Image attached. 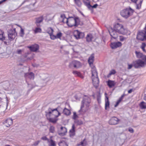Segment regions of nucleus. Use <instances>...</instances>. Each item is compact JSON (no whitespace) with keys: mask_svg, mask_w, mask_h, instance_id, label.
Masks as SVG:
<instances>
[{"mask_svg":"<svg viewBox=\"0 0 146 146\" xmlns=\"http://www.w3.org/2000/svg\"><path fill=\"white\" fill-rule=\"evenodd\" d=\"M98 5L97 4H94V5H93V6H91V9L92 8H96L98 6Z\"/></svg>","mask_w":146,"mask_h":146,"instance_id":"51","label":"nucleus"},{"mask_svg":"<svg viewBox=\"0 0 146 146\" xmlns=\"http://www.w3.org/2000/svg\"><path fill=\"white\" fill-rule=\"evenodd\" d=\"M41 30L40 28H36L35 30V33H38L40 32Z\"/></svg>","mask_w":146,"mask_h":146,"instance_id":"41","label":"nucleus"},{"mask_svg":"<svg viewBox=\"0 0 146 146\" xmlns=\"http://www.w3.org/2000/svg\"><path fill=\"white\" fill-rule=\"evenodd\" d=\"M85 141V140H84L83 141H81L80 142L81 145H82V146H85V145L84 143V142Z\"/></svg>","mask_w":146,"mask_h":146,"instance_id":"56","label":"nucleus"},{"mask_svg":"<svg viewBox=\"0 0 146 146\" xmlns=\"http://www.w3.org/2000/svg\"><path fill=\"white\" fill-rule=\"evenodd\" d=\"M119 119L115 117H112L109 121V123L111 125H115L118 124Z\"/></svg>","mask_w":146,"mask_h":146,"instance_id":"12","label":"nucleus"},{"mask_svg":"<svg viewBox=\"0 0 146 146\" xmlns=\"http://www.w3.org/2000/svg\"><path fill=\"white\" fill-rule=\"evenodd\" d=\"M73 73L75 75L78 76L82 78H83V76L81 75L80 72L76 71H74Z\"/></svg>","mask_w":146,"mask_h":146,"instance_id":"27","label":"nucleus"},{"mask_svg":"<svg viewBox=\"0 0 146 146\" xmlns=\"http://www.w3.org/2000/svg\"><path fill=\"white\" fill-rule=\"evenodd\" d=\"M75 127L74 124H73L72 125V129L70 130V135L71 137L75 135Z\"/></svg>","mask_w":146,"mask_h":146,"instance_id":"22","label":"nucleus"},{"mask_svg":"<svg viewBox=\"0 0 146 146\" xmlns=\"http://www.w3.org/2000/svg\"><path fill=\"white\" fill-rule=\"evenodd\" d=\"M134 12V10L129 7L121 11L120 14L123 17L127 19L132 15Z\"/></svg>","mask_w":146,"mask_h":146,"instance_id":"6","label":"nucleus"},{"mask_svg":"<svg viewBox=\"0 0 146 146\" xmlns=\"http://www.w3.org/2000/svg\"><path fill=\"white\" fill-rule=\"evenodd\" d=\"M94 54H92L89 57L88 59V62L90 64H93L94 60Z\"/></svg>","mask_w":146,"mask_h":146,"instance_id":"24","label":"nucleus"},{"mask_svg":"<svg viewBox=\"0 0 146 146\" xmlns=\"http://www.w3.org/2000/svg\"><path fill=\"white\" fill-rule=\"evenodd\" d=\"M119 39L121 41H123L126 39V38L122 36H120Z\"/></svg>","mask_w":146,"mask_h":146,"instance_id":"44","label":"nucleus"},{"mask_svg":"<svg viewBox=\"0 0 146 146\" xmlns=\"http://www.w3.org/2000/svg\"><path fill=\"white\" fill-rule=\"evenodd\" d=\"M59 146H68L66 143L64 141L60 142L59 143Z\"/></svg>","mask_w":146,"mask_h":146,"instance_id":"34","label":"nucleus"},{"mask_svg":"<svg viewBox=\"0 0 146 146\" xmlns=\"http://www.w3.org/2000/svg\"><path fill=\"white\" fill-rule=\"evenodd\" d=\"M143 0H135V2L136 5V8L139 9L141 7V5Z\"/></svg>","mask_w":146,"mask_h":146,"instance_id":"18","label":"nucleus"},{"mask_svg":"<svg viewBox=\"0 0 146 146\" xmlns=\"http://www.w3.org/2000/svg\"><path fill=\"white\" fill-rule=\"evenodd\" d=\"M92 79L93 85L96 88H97L99 85V80L95 68H93L92 70Z\"/></svg>","mask_w":146,"mask_h":146,"instance_id":"5","label":"nucleus"},{"mask_svg":"<svg viewBox=\"0 0 146 146\" xmlns=\"http://www.w3.org/2000/svg\"><path fill=\"white\" fill-rule=\"evenodd\" d=\"M113 29L119 34L129 35L131 33L130 31L124 28L123 25L118 23L114 25Z\"/></svg>","mask_w":146,"mask_h":146,"instance_id":"2","label":"nucleus"},{"mask_svg":"<svg viewBox=\"0 0 146 146\" xmlns=\"http://www.w3.org/2000/svg\"><path fill=\"white\" fill-rule=\"evenodd\" d=\"M78 117V116L76 114V112H73V115L72 117V119L75 120Z\"/></svg>","mask_w":146,"mask_h":146,"instance_id":"40","label":"nucleus"},{"mask_svg":"<svg viewBox=\"0 0 146 146\" xmlns=\"http://www.w3.org/2000/svg\"><path fill=\"white\" fill-rule=\"evenodd\" d=\"M67 130L66 128L61 127L60 129L58 131V134L60 135H63L67 132Z\"/></svg>","mask_w":146,"mask_h":146,"instance_id":"16","label":"nucleus"},{"mask_svg":"<svg viewBox=\"0 0 146 146\" xmlns=\"http://www.w3.org/2000/svg\"><path fill=\"white\" fill-rule=\"evenodd\" d=\"M40 77L42 80H46V78H47V75L46 74H43L41 75V76H40Z\"/></svg>","mask_w":146,"mask_h":146,"instance_id":"37","label":"nucleus"},{"mask_svg":"<svg viewBox=\"0 0 146 146\" xmlns=\"http://www.w3.org/2000/svg\"><path fill=\"white\" fill-rule=\"evenodd\" d=\"M74 36L76 39H78L83 38L84 36V34L83 33L76 30L74 32Z\"/></svg>","mask_w":146,"mask_h":146,"instance_id":"11","label":"nucleus"},{"mask_svg":"<svg viewBox=\"0 0 146 146\" xmlns=\"http://www.w3.org/2000/svg\"><path fill=\"white\" fill-rule=\"evenodd\" d=\"M135 53L137 57L138 58H141L142 57V56H143V54H142V53L140 52H138L137 51H135Z\"/></svg>","mask_w":146,"mask_h":146,"instance_id":"32","label":"nucleus"},{"mask_svg":"<svg viewBox=\"0 0 146 146\" xmlns=\"http://www.w3.org/2000/svg\"><path fill=\"white\" fill-rule=\"evenodd\" d=\"M141 58L143 60H145V61H146V56L143 55V56H142Z\"/></svg>","mask_w":146,"mask_h":146,"instance_id":"55","label":"nucleus"},{"mask_svg":"<svg viewBox=\"0 0 146 146\" xmlns=\"http://www.w3.org/2000/svg\"><path fill=\"white\" fill-rule=\"evenodd\" d=\"M105 109L106 110L107 108H109L110 102L109 101L108 97L107 96V94L105 93Z\"/></svg>","mask_w":146,"mask_h":146,"instance_id":"19","label":"nucleus"},{"mask_svg":"<svg viewBox=\"0 0 146 146\" xmlns=\"http://www.w3.org/2000/svg\"><path fill=\"white\" fill-rule=\"evenodd\" d=\"M7 0H3L2 1H0V4H1L2 2H5Z\"/></svg>","mask_w":146,"mask_h":146,"instance_id":"60","label":"nucleus"},{"mask_svg":"<svg viewBox=\"0 0 146 146\" xmlns=\"http://www.w3.org/2000/svg\"><path fill=\"white\" fill-rule=\"evenodd\" d=\"M50 29H51V32H50V33H49V34L50 36L51 39L52 40H54L56 38V36H54L52 34L53 32V30L51 28Z\"/></svg>","mask_w":146,"mask_h":146,"instance_id":"28","label":"nucleus"},{"mask_svg":"<svg viewBox=\"0 0 146 146\" xmlns=\"http://www.w3.org/2000/svg\"><path fill=\"white\" fill-rule=\"evenodd\" d=\"M3 42L4 44L8 45H9V42H6V41H3Z\"/></svg>","mask_w":146,"mask_h":146,"instance_id":"57","label":"nucleus"},{"mask_svg":"<svg viewBox=\"0 0 146 146\" xmlns=\"http://www.w3.org/2000/svg\"><path fill=\"white\" fill-rule=\"evenodd\" d=\"M83 2L89 9H91V5H90L89 2H88L87 1V0H83Z\"/></svg>","mask_w":146,"mask_h":146,"instance_id":"29","label":"nucleus"},{"mask_svg":"<svg viewBox=\"0 0 146 146\" xmlns=\"http://www.w3.org/2000/svg\"><path fill=\"white\" fill-rule=\"evenodd\" d=\"M107 85L110 88L114 86L115 85V83L114 81L108 80L107 82Z\"/></svg>","mask_w":146,"mask_h":146,"instance_id":"23","label":"nucleus"},{"mask_svg":"<svg viewBox=\"0 0 146 146\" xmlns=\"http://www.w3.org/2000/svg\"><path fill=\"white\" fill-rule=\"evenodd\" d=\"M33 66L34 67H37L39 66V65L36 64H33Z\"/></svg>","mask_w":146,"mask_h":146,"instance_id":"58","label":"nucleus"},{"mask_svg":"<svg viewBox=\"0 0 146 146\" xmlns=\"http://www.w3.org/2000/svg\"><path fill=\"white\" fill-rule=\"evenodd\" d=\"M54 127L53 126H51L49 129L50 132L51 133H53L55 132Z\"/></svg>","mask_w":146,"mask_h":146,"instance_id":"38","label":"nucleus"},{"mask_svg":"<svg viewBox=\"0 0 146 146\" xmlns=\"http://www.w3.org/2000/svg\"><path fill=\"white\" fill-rule=\"evenodd\" d=\"M23 51V50L18 49L17 50L16 52L18 54H21L22 52Z\"/></svg>","mask_w":146,"mask_h":146,"instance_id":"47","label":"nucleus"},{"mask_svg":"<svg viewBox=\"0 0 146 146\" xmlns=\"http://www.w3.org/2000/svg\"><path fill=\"white\" fill-rule=\"evenodd\" d=\"M36 21L35 22L37 26L38 27L40 26V23L42 22L43 20V18L42 16H41L35 19Z\"/></svg>","mask_w":146,"mask_h":146,"instance_id":"17","label":"nucleus"},{"mask_svg":"<svg viewBox=\"0 0 146 146\" xmlns=\"http://www.w3.org/2000/svg\"><path fill=\"white\" fill-rule=\"evenodd\" d=\"M92 36L91 34H88L86 36V40L87 41L90 42L92 41Z\"/></svg>","mask_w":146,"mask_h":146,"instance_id":"30","label":"nucleus"},{"mask_svg":"<svg viewBox=\"0 0 146 146\" xmlns=\"http://www.w3.org/2000/svg\"><path fill=\"white\" fill-rule=\"evenodd\" d=\"M132 92V89H131L128 91V93H131Z\"/></svg>","mask_w":146,"mask_h":146,"instance_id":"59","label":"nucleus"},{"mask_svg":"<svg viewBox=\"0 0 146 146\" xmlns=\"http://www.w3.org/2000/svg\"><path fill=\"white\" fill-rule=\"evenodd\" d=\"M146 63L141 60H138L135 61V63L133 64V66L136 68H138L140 67L144 66Z\"/></svg>","mask_w":146,"mask_h":146,"instance_id":"9","label":"nucleus"},{"mask_svg":"<svg viewBox=\"0 0 146 146\" xmlns=\"http://www.w3.org/2000/svg\"><path fill=\"white\" fill-rule=\"evenodd\" d=\"M62 36V33L61 32L58 33L56 36V38H60Z\"/></svg>","mask_w":146,"mask_h":146,"instance_id":"43","label":"nucleus"},{"mask_svg":"<svg viewBox=\"0 0 146 146\" xmlns=\"http://www.w3.org/2000/svg\"><path fill=\"white\" fill-rule=\"evenodd\" d=\"M128 131L131 133H133L134 132V130L131 127H129V128Z\"/></svg>","mask_w":146,"mask_h":146,"instance_id":"48","label":"nucleus"},{"mask_svg":"<svg viewBox=\"0 0 146 146\" xmlns=\"http://www.w3.org/2000/svg\"><path fill=\"white\" fill-rule=\"evenodd\" d=\"M25 77L26 78H29L30 79H33L34 78V74L32 72L27 73L25 74Z\"/></svg>","mask_w":146,"mask_h":146,"instance_id":"21","label":"nucleus"},{"mask_svg":"<svg viewBox=\"0 0 146 146\" xmlns=\"http://www.w3.org/2000/svg\"><path fill=\"white\" fill-rule=\"evenodd\" d=\"M121 101L119 99V100L116 102V104L115 105V107H117L118 105L121 102Z\"/></svg>","mask_w":146,"mask_h":146,"instance_id":"49","label":"nucleus"},{"mask_svg":"<svg viewBox=\"0 0 146 146\" xmlns=\"http://www.w3.org/2000/svg\"><path fill=\"white\" fill-rule=\"evenodd\" d=\"M61 109L60 107H58L53 109L49 108L48 111H46V117H51L52 115L54 116V117L57 118L60 115V111Z\"/></svg>","mask_w":146,"mask_h":146,"instance_id":"3","label":"nucleus"},{"mask_svg":"<svg viewBox=\"0 0 146 146\" xmlns=\"http://www.w3.org/2000/svg\"><path fill=\"white\" fill-rule=\"evenodd\" d=\"M52 137L51 136L48 140V143L49 146H56V142L52 139Z\"/></svg>","mask_w":146,"mask_h":146,"instance_id":"20","label":"nucleus"},{"mask_svg":"<svg viewBox=\"0 0 146 146\" xmlns=\"http://www.w3.org/2000/svg\"><path fill=\"white\" fill-rule=\"evenodd\" d=\"M81 66L80 62L78 61L74 60H73L70 63L69 66L70 68L73 67L78 68L80 67Z\"/></svg>","mask_w":146,"mask_h":146,"instance_id":"8","label":"nucleus"},{"mask_svg":"<svg viewBox=\"0 0 146 146\" xmlns=\"http://www.w3.org/2000/svg\"><path fill=\"white\" fill-rule=\"evenodd\" d=\"M110 74L111 75H113V74H115L116 73V72H115V71L114 70H112L110 72Z\"/></svg>","mask_w":146,"mask_h":146,"instance_id":"52","label":"nucleus"},{"mask_svg":"<svg viewBox=\"0 0 146 146\" xmlns=\"http://www.w3.org/2000/svg\"><path fill=\"white\" fill-rule=\"evenodd\" d=\"M91 102L90 98L87 96H85L82 101L80 109L79 111L80 114H83L86 112L89 108L90 104Z\"/></svg>","mask_w":146,"mask_h":146,"instance_id":"1","label":"nucleus"},{"mask_svg":"<svg viewBox=\"0 0 146 146\" xmlns=\"http://www.w3.org/2000/svg\"><path fill=\"white\" fill-rule=\"evenodd\" d=\"M144 100H146V96L145 97Z\"/></svg>","mask_w":146,"mask_h":146,"instance_id":"64","label":"nucleus"},{"mask_svg":"<svg viewBox=\"0 0 146 146\" xmlns=\"http://www.w3.org/2000/svg\"><path fill=\"white\" fill-rule=\"evenodd\" d=\"M133 66V65L131 64H128V67L127 68L128 69H131Z\"/></svg>","mask_w":146,"mask_h":146,"instance_id":"53","label":"nucleus"},{"mask_svg":"<svg viewBox=\"0 0 146 146\" xmlns=\"http://www.w3.org/2000/svg\"><path fill=\"white\" fill-rule=\"evenodd\" d=\"M131 1L132 2H134H134H135V0H131Z\"/></svg>","mask_w":146,"mask_h":146,"instance_id":"63","label":"nucleus"},{"mask_svg":"<svg viewBox=\"0 0 146 146\" xmlns=\"http://www.w3.org/2000/svg\"><path fill=\"white\" fill-rule=\"evenodd\" d=\"M76 4L79 7H80L81 6L82 3L80 0H74Z\"/></svg>","mask_w":146,"mask_h":146,"instance_id":"35","label":"nucleus"},{"mask_svg":"<svg viewBox=\"0 0 146 146\" xmlns=\"http://www.w3.org/2000/svg\"><path fill=\"white\" fill-rule=\"evenodd\" d=\"M47 118L49 122L52 123H55L57 121V119L54 117V118L50 117H46Z\"/></svg>","mask_w":146,"mask_h":146,"instance_id":"25","label":"nucleus"},{"mask_svg":"<svg viewBox=\"0 0 146 146\" xmlns=\"http://www.w3.org/2000/svg\"><path fill=\"white\" fill-rule=\"evenodd\" d=\"M28 48L32 51L36 52L39 49V46L37 44H34L31 46H28Z\"/></svg>","mask_w":146,"mask_h":146,"instance_id":"13","label":"nucleus"},{"mask_svg":"<svg viewBox=\"0 0 146 146\" xmlns=\"http://www.w3.org/2000/svg\"><path fill=\"white\" fill-rule=\"evenodd\" d=\"M146 46V44L145 43H143L141 47V48L142 49L143 51L145 52H146V51L144 48Z\"/></svg>","mask_w":146,"mask_h":146,"instance_id":"42","label":"nucleus"},{"mask_svg":"<svg viewBox=\"0 0 146 146\" xmlns=\"http://www.w3.org/2000/svg\"><path fill=\"white\" fill-rule=\"evenodd\" d=\"M122 45L121 43L120 42H113L111 43V47L112 49H114L121 46Z\"/></svg>","mask_w":146,"mask_h":146,"instance_id":"15","label":"nucleus"},{"mask_svg":"<svg viewBox=\"0 0 146 146\" xmlns=\"http://www.w3.org/2000/svg\"><path fill=\"white\" fill-rule=\"evenodd\" d=\"M32 58H33V57H30V58H27V60H31L32 59Z\"/></svg>","mask_w":146,"mask_h":146,"instance_id":"61","label":"nucleus"},{"mask_svg":"<svg viewBox=\"0 0 146 146\" xmlns=\"http://www.w3.org/2000/svg\"><path fill=\"white\" fill-rule=\"evenodd\" d=\"M125 94H123L120 97V98H119V100H120L121 101H122V99H123V97L125 96Z\"/></svg>","mask_w":146,"mask_h":146,"instance_id":"54","label":"nucleus"},{"mask_svg":"<svg viewBox=\"0 0 146 146\" xmlns=\"http://www.w3.org/2000/svg\"><path fill=\"white\" fill-rule=\"evenodd\" d=\"M13 119L11 118L7 119L3 122V124L7 127H9L13 124Z\"/></svg>","mask_w":146,"mask_h":146,"instance_id":"14","label":"nucleus"},{"mask_svg":"<svg viewBox=\"0 0 146 146\" xmlns=\"http://www.w3.org/2000/svg\"><path fill=\"white\" fill-rule=\"evenodd\" d=\"M60 17H61V18L62 19V22H63V23H65V22L64 21V19H67L65 15L64 14L61 15L60 16Z\"/></svg>","mask_w":146,"mask_h":146,"instance_id":"39","label":"nucleus"},{"mask_svg":"<svg viewBox=\"0 0 146 146\" xmlns=\"http://www.w3.org/2000/svg\"><path fill=\"white\" fill-rule=\"evenodd\" d=\"M139 106L141 109L146 108V104L144 102H141Z\"/></svg>","mask_w":146,"mask_h":146,"instance_id":"31","label":"nucleus"},{"mask_svg":"<svg viewBox=\"0 0 146 146\" xmlns=\"http://www.w3.org/2000/svg\"><path fill=\"white\" fill-rule=\"evenodd\" d=\"M41 139H42V140H46L47 141V142L48 141V140H49V139H48L47 138V137L46 136H44L42 137L41 138Z\"/></svg>","mask_w":146,"mask_h":146,"instance_id":"50","label":"nucleus"},{"mask_svg":"<svg viewBox=\"0 0 146 146\" xmlns=\"http://www.w3.org/2000/svg\"><path fill=\"white\" fill-rule=\"evenodd\" d=\"M20 34L21 36L22 37L23 36L24 34V30L22 28L21 29Z\"/></svg>","mask_w":146,"mask_h":146,"instance_id":"46","label":"nucleus"},{"mask_svg":"<svg viewBox=\"0 0 146 146\" xmlns=\"http://www.w3.org/2000/svg\"><path fill=\"white\" fill-rule=\"evenodd\" d=\"M8 35L9 39L10 40H13L15 38L16 34H15V29L13 28L8 31Z\"/></svg>","mask_w":146,"mask_h":146,"instance_id":"7","label":"nucleus"},{"mask_svg":"<svg viewBox=\"0 0 146 146\" xmlns=\"http://www.w3.org/2000/svg\"><path fill=\"white\" fill-rule=\"evenodd\" d=\"M111 75L110 74V73H109V74L107 75V77H109Z\"/></svg>","mask_w":146,"mask_h":146,"instance_id":"62","label":"nucleus"},{"mask_svg":"<svg viewBox=\"0 0 146 146\" xmlns=\"http://www.w3.org/2000/svg\"><path fill=\"white\" fill-rule=\"evenodd\" d=\"M40 142V141H38L35 142L32 145L33 146H36Z\"/></svg>","mask_w":146,"mask_h":146,"instance_id":"45","label":"nucleus"},{"mask_svg":"<svg viewBox=\"0 0 146 146\" xmlns=\"http://www.w3.org/2000/svg\"><path fill=\"white\" fill-rule=\"evenodd\" d=\"M79 21L78 17H70L67 19L66 23L69 27H77L79 24Z\"/></svg>","mask_w":146,"mask_h":146,"instance_id":"4","label":"nucleus"},{"mask_svg":"<svg viewBox=\"0 0 146 146\" xmlns=\"http://www.w3.org/2000/svg\"><path fill=\"white\" fill-rule=\"evenodd\" d=\"M63 113L66 115H69L71 114V112L69 110L65 108L63 110Z\"/></svg>","mask_w":146,"mask_h":146,"instance_id":"26","label":"nucleus"},{"mask_svg":"<svg viewBox=\"0 0 146 146\" xmlns=\"http://www.w3.org/2000/svg\"><path fill=\"white\" fill-rule=\"evenodd\" d=\"M74 122L77 125H80L83 124V122L81 120L76 119L75 120Z\"/></svg>","mask_w":146,"mask_h":146,"instance_id":"33","label":"nucleus"},{"mask_svg":"<svg viewBox=\"0 0 146 146\" xmlns=\"http://www.w3.org/2000/svg\"><path fill=\"white\" fill-rule=\"evenodd\" d=\"M4 33L1 32V33L0 32V40H1L3 41L5 39V37L3 36V34Z\"/></svg>","mask_w":146,"mask_h":146,"instance_id":"36","label":"nucleus"},{"mask_svg":"<svg viewBox=\"0 0 146 146\" xmlns=\"http://www.w3.org/2000/svg\"><path fill=\"white\" fill-rule=\"evenodd\" d=\"M109 32L111 38L114 39H116L118 37L117 32L114 30L112 27L109 28L108 30Z\"/></svg>","mask_w":146,"mask_h":146,"instance_id":"10","label":"nucleus"}]
</instances>
